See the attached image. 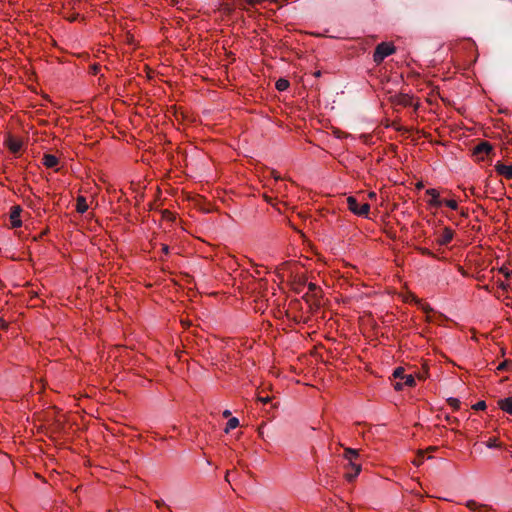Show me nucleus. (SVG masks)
Listing matches in <instances>:
<instances>
[{
  "label": "nucleus",
  "instance_id": "nucleus-1",
  "mask_svg": "<svg viewBox=\"0 0 512 512\" xmlns=\"http://www.w3.org/2000/svg\"><path fill=\"white\" fill-rule=\"evenodd\" d=\"M395 52V47L392 43L382 42L378 44L373 53V60L375 63L380 64L386 57Z\"/></svg>",
  "mask_w": 512,
  "mask_h": 512
},
{
  "label": "nucleus",
  "instance_id": "nucleus-2",
  "mask_svg": "<svg viewBox=\"0 0 512 512\" xmlns=\"http://www.w3.org/2000/svg\"><path fill=\"white\" fill-rule=\"evenodd\" d=\"M348 209L357 216L368 218L370 205L368 203L359 204L354 196L347 198Z\"/></svg>",
  "mask_w": 512,
  "mask_h": 512
},
{
  "label": "nucleus",
  "instance_id": "nucleus-3",
  "mask_svg": "<svg viewBox=\"0 0 512 512\" xmlns=\"http://www.w3.org/2000/svg\"><path fill=\"white\" fill-rule=\"evenodd\" d=\"M393 377L403 380L406 386L413 387L415 385V379L413 375L405 374V370L402 367H398L394 370Z\"/></svg>",
  "mask_w": 512,
  "mask_h": 512
},
{
  "label": "nucleus",
  "instance_id": "nucleus-4",
  "mask_svg": "<svg viewBox=\"0 0 512 512\" xmlns=\"http://www.w3.org/2000/svg\"><path fill=\"white\" fill-rule=\"evenodd\" d=\"M492 150L493 147L489 142L482 141L474 148V155H476L480 160H483L484 155H489Z\"/></svg>",
  "mask_w": 512,
  "mask_h": 512
},
{
  "label": "nucleus",
  "instance_id": "nucleus-5",
  "mask_svg": "<svg viewBox=\"0 0 512 512\" xmlns=\"http://www.w3.org/2000/svg\"><path fill=\"white\" fill-rule=\"evenodd\" d=\"M21 211L22 210H21L20 206H13L11 208L10 222H11L12 228H18V227L22 226V221L20 219Z\"/></svg>",
  "mask_w": 512,
  "mask_h": 512
},
{
  "label": "nucleus",
  "instance_id": "nucleus-6",
  "mask_svg": "<svg viewBox=\"0 0 512 512\" xmlns=\"http://www.w3.org/2000/svg\"><path fill=\"white\" fill-rule=\"evenodd\" d=\"M495 170L499 175L504 176L508 180H512V165H505L501 162H497Z\"/></svg>",
  "mask_w": 512,
  "mask_h": 512
},
{
  "label": "nucleus",
  "instance_id": "nucleus-7",
  "mask_svg": "<svg viewBox=\"0 0 512 512\" xmlns=\"http://www.w3.org/2000/svg\"><path fill=\"white\" fill-rule=\"evenodd\" d=\"M465 506L473 512H487L491 509L488 505L477 503L474 500H468Z\"/></svg>",
  "mask_w": 512,
  "mask_h": 512
},
{
  "label": "nucleus",
  "instance_id": "nucleus-8",
  "mask_svg": "<svg viewBox=\"0 0 512 512\" xmlns=\"http://www.w3.org/2000/svg\"><path fill=\"white\" fill-rule=\"evenodd\" d=\"M454 232L450 228H444L441 235L439 236L437 242L440 245H447L449 244L453 239Z\"/></svg>",
  "mask_w": 512,
  "mask_h": 512
},
{
  "label": "nucleus",
  "instance_id": "nucleus-9",
  "mask_svg": "<svg viewBox=\"0 0 512 512\" xmlns=\"http://www.w3.org/2000/svg\"><path fill=\"white\" fill-rule=\"evenodd\" d=\"M426 194L431 196L429 204L434 207H440L443 204V200L439 198V192L436 189H428Z\"/></svg>",
  "mask_w": 512,
  "mask_h": 512
},
{
  "label": "nucleus",
  "instance_id": "nucleus-10",
  "mask_svg": "<svg viewBox=\"0 0 512 512\" xmlns=\"http://www.w3.org/2000/svg\"><path fill=\"white\" fill-rule=\"evenodd\" d=\"M7 147L12 153H17L22 148V141L9 136L6 140Z\"/></svg>",
  "mask_w": 512,
  "mask_h": 512
},
{
  "label": "nucleus",
  "instance_id": "nucleus-11",
  "mask_svg": "<svg viewBox=\"0 0 512 512\" xmlns=\"http://www.w3.org/2000/svg\"><path fill=\"white\" fill-rule=\"evenodd\" d=\"M58 162V158L52 154H44L43 156V164L47 168H54L58 164Z\"/></svg>",
  "mask_w": 512,
  "mask_h": 512
},
{
  "label": "nucleus",
  "instance_id": "nucleus-12",
  "mask_svg": "<svg viewBox=\"0 0 512 512\" xmlns=\"http://www.w3.org/2000/svg\"><path fill=\"white\" fill-rule=\"evenodd\" d=\"M499 407L506 413L512 415V398H505L498 401Z\"/></svg>",
  "mask_w": 512,
  "mask_h": 512
},
{
  "label": "nucleus",
  "instance_id": "nucleus-13",
  "mask_svg": "<svg viewBox=\"0 0 512 512\" xmlns=\"http://www.w3.org/2000/svg\"><path fill=\"white\" fill-rule=\"evenodd\" d=\"M88 210V204L86 198L83 196L77 197L76 211L80 214L85 213Z\"/></svg>",
  "mask_w": 512,
  "mask_h": 512
},
{
  "label": "nucleus",
  "instance_id": "nucleus-14",
  "mask_svg": "<svg viewBox=\"0 0 512 512\" xmlns=\"http://www.w3.org/2000/svg\"><path fill=\"white\" fill-rule=\"evenodd\" d=\"M349 465L351 466L353 471L347 472L345 474V477L348 481H353L356 478V476L359 474V472L361 471V467L359 464H356V463H351Z\"/></svg>",
  "mask_w": 512,
  "mask_h": 512
},
{
  "label": "nucleus",
  "instance_id": "nucleus-15",
  "mask_svg": "<svg viewBox=\"0 0 512 512\" xmlns=\"http://www.w3.org/2000/svg\"><path fill=\"white\" fill-rule=\"evenodd\" d=\"M289 85H290V84H289V81H288L287 79H284V78H280V79H278V80L276 81V84H275L276 89H277L278 91H285V90H287V89H288V87H289Z\"/></svg>",
  "mask_w": 512,
  "mask_h": 512
},
{
  "label": "nucleus",
  "instance_id": "nucleus-16",
  "mask_svg": "<svg viewBox=\"0 0 512 512\" xmlns=\"http://www.w3.org/2000/svg\"><path fill=\"white\" fill-rule=\"evenodd\" d=\"M345 457L349 460V464L354 463V459L358 457V451L352 448L345 450Z\"/></svg>",
  "mask_w": 512,
  "mask_h": 512
},
{
  "label": "nucleus",
  "instance_id": "nucleus-17",
  "mask_svg": "<svg viewBox=\"0 0 512 512\" xmlns=\"http://www.w3.org/2000/svg\"><path fill=\"white\" fill-rule=\"evenodd\" d=\"M239 426V420L236 417H232L228 420L225 428V432L228 433L230 430L235 429Z\"/></svg>",
  "mask_w": 512,
  "mask_h": 512
},
{
  "label": "nucleus",
  "instance_id": "nucleus-18",
  "mask_svg": "<svg viewBox=\"0 0 512 512\" xmlns=\"http://www.w3.org/2000/svg\"><path fill=\"white\" fill-rule=\"evenodd\" d=\"M443 204H445L447 207L456 210L458 208V204L455 200H443Z\"/></svg>",
  "mask_w": 512,
  "mask_h": 512
},
{
  "label": "nucleus",
  "instance_id": "nucleus-19",
  "mask_svg": "<svg viewBox=\"0 0 512 512\" xmlns=\"http://www.w3.org/2000/svg\"><path fill=\"white\" fill-rule=\"evenodd\" d=\"M418 251L425 256L435 257L434 253L427 248L419 247Z\"/></svg>",
  "mask_w": 512,
  "mask_h": 512
},
{
  "label": "nucleus",
  "instance_id": "nucleus-20",
  "mask_svg": "<svg viewBox=\"0 0 512 512\" xmlns=\"http://www.w3.org/2000/svg\"><path fill=\"white\" fill-rule=\"evenodd\" d=\"M486 446L488 448H495V447H498L499 445L497 444V440L496 438H490L487 442H486Z\"/></svg>",
  "mask_w": 512,
  "mask_h": 512
},
{
  "label": "nucleus",
  "instance_id": "nucleus-21",
  "mask_svg": "<svg viewBox=\"0 0 512 512\" xmlns=\"http://www.w3.org/2000/svg\"><path fill=\"white\" fill-rule=\"evenodd\" d=\"M423 452H420L418 454V456L415 458V460L413 461V464L416 465V466H420L422 463H423Z\"/></svg>",
  "mask_w": 512,
  "mask_h": 512
},
{
  "label": "nucleus",
  "instance_id": "nucleus-22",
  "mask_svg": "<svg viewBox=\"0 0 512 512\" xmlns=\"http://www.w3.org/2000/svg\"><path fill=\"white\" fill-rule=\"evenodd\" d=\"M486 408V403L485 401H479L478 403H476L474 406H473V409L475 410H484Z\"/></svg>",
  "mask_w": 512,
  "mask_h": 512
},
{
  "label": "nucleus",
  "instance_id": "nucleus-23",
  "mask_svg": "<svg viewBox=\"0 0 512 512\" xmlns=\"http://www.w3.org/2000/svg\"><path fill=\"white\" fill-rule=\"evenodd\" d=\"M448 401H449L450 405L454 408H458L460 405V401L458 399L450 398Z\"/></svg>",
  "mask_w": 512,
  "mask_h": 512
},
{
  "label": "nucleus",
  "instance_id": "nucleus-24",
  "mask_svg": "<svg viewBox=\"0 0 512 512\" xmlns=\"http://www.w3.org/2000/svg\"><path fill=\"white\" fill-rule=\"evenodd\" d=\"M511 363L508 362V361H504L502 363L499 364V366L497 367L498 370H505L507 369V367L510 365Z\"/></svg>",
  "mask_w": 512,
  "mask_h": 512
},
{
  "label": "nucleus",
  "instance_id": "nucleus-25",
  "mask_svg": "<svg viewBox=\"0 0 512 512\" xmlns=\"http://www.w3.org/2000/svg\"><path fill=\"white\" fill-rule=\"evenodd\" d=\"M9 326L8 322H6L4 319L0 318V329L5 330Z\"/></svg>",
  "mask_w": 512,
  "mask_h": 512
},
{
  "label": "nucleus",
  "instance_id": "nucleus-26",
  "mask_svg": "<svg viewBox=\"0 0 512 512\" xmlns=\"http://www.w3.org/2000/svg\"><path fill=\"white\" fill-rule=\"evenodd\" d=\"M403 386H406V385L404 384V382H403V383H402V382H396V383L394 384V389H395V390H397V391H400V390H402V389H403Z\"/></svg>",
  "mask_w": 512,
  "mask_h": 512
},
{
  "label": "nucleus",
  "instance_id": "nucleus-27",
  "mask_svg": "<svg viewBox=\"0 0 512 512\" xmlns=\"http://www.w3.org/2000/svg\"><path fill=\"white\" fill-rule=\"evenodd\" d=\"M500 272L506 277L510 278V271L506 269L505 267L500 268Z\"/></svg>",
  "mask_w": 512,
  "mask_h": 512
},
{
  "label": "nucleus",
  "instance_id": "nucleus-28",
  "mask_svg": "<svg viewBox=\"0 0 512 512\" xmlns=\"http://www.w3.org/2000/svg\"><path fill=\"white\" fill-rule=\"evenodd\" d=\"M498 286H499V288H501L503 291H508V289H509V287H510V285H509V284H507V283H505V282H500Z\"/></svg>",
  "mask_w": 512,
  "mask_h": 512
},
{
  "label": "nucleus",
  "instance_id": "nucleus-29",
  "mask_svg": "<svg viewBox=\"0 0 512 512\" xmlns=\"http://www.w3.org/2000/svg\"><path fill=\"white\" fill-rule=\"evenodd\" d=\"M308 289H309V291H311V292H315L316 290H318V289H319V287H318L315 283H309V284H308Z\"/></svg>",
  "mask_w": 512,
  "mask_h": 512
},
{
  "label": "nucleus",
  "instance_id": "nucleus-30",
  "mask_svg": "<svg viewBox=\"0 0 512 512\" xmlns=\"http://www.w3.org/2000/svg\"><path fill=\"white\" fill-rule=\"evenodd\" d=\"M258 400L264 404H267L271 401V398L269 396L266 397H258Z\"/></svg>",
  "mask_w": 512,
  "mask_h": 512
},
{
  "label": "nucleus",
  "instance_id": "nucleus-31",
  "mask_svg": "<svg viewBox=\"0 0 512 512\" xmlns=\"http://www.w3.org/2000/svg\"><path fill=\"white\" fill-rule=\"evenodd\" d=\"M90 69H91V73L93 75H96L98 73V71H99V66L97 64H94V65L91 66Z\"/></svg>",
  "mask_w": 512,
  "mask_h": 512
},
{
  "label": "nucleus",
  "instance_id": "nucleus-32",
  "mask_svg": "<svg viewBox=\"0 0 512 512\" xmlns=\"http://www.w3.org/2000/svg\"><path fill=\"white\" fill-rule=\"evenodd\" d=\"M161 250L165 255H167L169 253V246L166 244H162Z\"/></svg>",
  "mask_w": 512,
  "mask_h": 512
},
{
  "label": "nucleus",
  "instance_id": "nucleus-33",
  "mask_svg": "<svg viewBox=\"0 0 512 512\" xmlns=\"http://www.w3.org/2000/svg\"><path fill=\"white\" fill-rule=\"evenodd\" d=\"M155 504L157 505L158 508L165 506V502L163 500H156Z\"/></svg>",
  "mask_w": 512,
  "mask_h": 512
},
{
  "label": "nucleus",
  "instance_id": "nucleus-34",
  "mask_svg": "<svg viewBox=\"0 0 512 512\" xmlns=\"http://www.w3.org/2000/svg\"><path fill=\"white\" fill-rule=\"evenodd\" d=\"M230 415H231V412H230L229 410H225V411L223 412V417H224V418H228V417H230Z\"/></svg>",
  "mask_w": 512,
  "mask_h": 512
},
{
  "label": "nucleus",
  "instance_id": "nucleus-35",
  "mask_svg": "<svg viewBox=\"0 0 512 512\" xmlns=\"http://www.w3.org/2000/svg\"><path fill=\"white\" fill-rule=\"evenodd\" d=\"M423 309H424L426 314H428L429 312L432 311V308H430L429 306H425V307H423Z\"/></svg>",
  "mask_w": 512,
  "mask_h": 512
},
{
  "label": "nucleus",
  "instance_id": "nucleus-36",
  "mask_svg": "<svg viewBox=\"0 0 512 512\" xmlns=\"http://www.w3.org/2000/svg\"><path fill=\"white\" fill-rule=\"evenodd\" d=\"M272 174L276 180L280 179V176L275 171H272Z\"/></svg>",
  "mask_w": 512,
  "mask_h": 512
},
{
  "label": "nucleus",
  "instance_id": "nucleus-37",
  "mask_svg": "<svg viewBox=\"0 0 512 512\" xmlns=\"http://www.w3.org/2000/svg\"><path fill=\"white\" fill-rule=\"evenodd\" d=\"M461 215H462L463 217H468V211H467V210H466V211L462 210V211H461Z\"/></svg>",
  "mask_w": 512,
  "mask_h": 512
},
{
  "label": "nucleus",
  "instance_id": "nucleus-38",
  "mask_svg": "<svg viewBox=\"0 0 512 512\" xmlns=\"http://www.w3.org/2000/svg\"><path fill=\"white\" fill-rule=\"evenodd\" d=\"M314 75H315L316 77H320L321 72H320V71H316V72L314 73Z\"/></svg>",
  "mask_w": 512,
  "mask_h": 512
},
{
  "label": "nucleus",
  "instance_id": "nucleus-39",
  "mask_svg": "<svg viewBox=\"0 0 512 512\" xmlns=\"http://www.w3.org/2000/svg\"><path fill=\"white\" fill-rule=\"evenodd\" d=\"M77 19V16H72L71 21H75Z\"/></svg>",
  "mask_w": 512,
  "mask_h": 512
},
{
  "label": "nucleus",
  "instance_id": "nucleus-40",
  "mask_svg": "<svg viewBox=\"0 0 512 512\" xmlns=\"http://www.w3.org/2000/svg\"><path fill=\"white\" fill-rule=\"evenodd\" d=\"M429 450L434 451V450H436V447H430Z\"/></svg>",
  "mask_w": 512,
  "mask_h": 512
},
{
  "label": "nucleus",
  "instance_id": "nucleus-41",
  "mask_svg": "<svg viewBox=\"0 0 512 512\" xmlns=\"http://www.w3.org/2000/svg\"><path fill=\"white\" fill-rule=\"evenodd\" d=\"M419 379H424V375H419Z\"/></svg>",
  "mask_w": 512,
  "mask_h": 512
},
{
  "label": "nucleus",
  "instance_id": "nucleus-42",
  "mask_svg": "<svg viewBox=\"0 0 512 512\" xmlns=\"http://www.w3.org/2000/svg\"><path fill=\"white\" fill-rule=\"evenodd\" d=\"M259 434L262 435L263 434V431L261 430V428H259Z\"/></svg>",
  "mask_w": 512,
  "mask_h": 512
},
{
  "label": "nucleus",
  "instance_id": "nucleus-43",
  "mask_svg": "<svg viewBox=\"0 0 512 512\" xmlns=\"http://www.w3.org/2000/svg\"><path fill=\"white\" fill-rule=\"evenodd\" d=\"M510 277H512V270L510 271Z\"/></svg>",
  "mask_w": 512,
  "mask_h": 512
}]
</instances>
